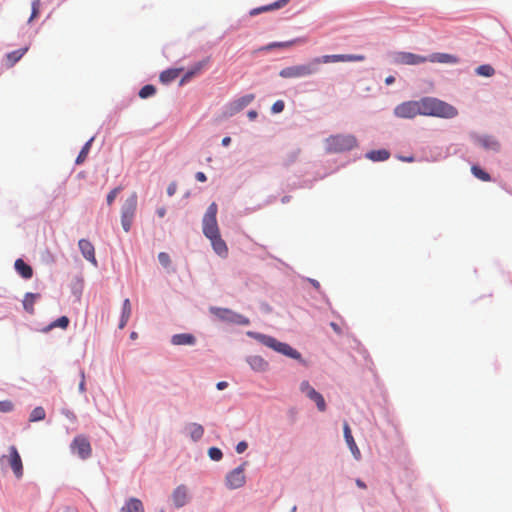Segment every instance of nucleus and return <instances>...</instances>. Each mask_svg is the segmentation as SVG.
I'll return each mask as SVG.
<instances>
[{
	"mask_svg": "<svg viewBox=\"0 0 512 512\" xmlns=\"http://www.w3.org/2000/svg\"><path fill=\"white\" fill-rule=\"evenodd\" d=\"M418 101L420 115L447 119L454 118L458 115V110L454 106L437 98L425 97Z\"/></svg>",
	"mask_w": 512,
	"mask_h": 512,
	"instance_id": "nucleus-1",
	"label": "nucleus"
},
{
	"mask_svg": "<svg viewBox=\"0 0 512 512\" xmlns=\"http://www.w3.org/2000/svg\"><path fill=\"white\" fill-rule=\"evenodd\" d=\"M358 141L352 134H336L325 139L327 153H342L357 147Z\"/></svg>",
	"mask_w": 512,
	"mask_h": 512,
	"instance_id": "nucleus-2",
	"label": "nucleus"
},
{
	"mask_svg": "<svg viewBox=\"0 0 512 512\" xmlns=\"http://www.w3.org/2000/svg\"><path fill=\"white\" fill-rule=\"evenodd\" d=\"M320 58H314L309 63L283 68L279 75L282 78H300L310 76L317 72Z\"/></svg>",
	"mask_w": 512,
	"mask_h": 512,
	"instance_id": "nucleus-3",
	"label": "nucleus"
},
{
	"mask_svg": "<svg viewBox=\"0 0 512 512\" xmlns=\"http://www.w3.org/2000/svg\"><path fill=\"white\" fill-rule=\"evenodd\" d=\"M137 209V194L133 192L124 202L121 209V224L125 232H129Z\"/></svg>",
	"mask_w": 512,
	"mask_h": 512,
	"instance_id": "nucleus-4",
	"label": "nucleus"
},
{
	"mask_svg": "<svg viewBox=\"0 0 512 512\" xmlns=\"http://www.w3.org/2000/svg\"><path fill=\"white\" fill-rule=\"evenodd\" d=\"M8 452V455H2L0 457V463H6L11 468L14 476L20 479L23 477L24 473L21 456L14 445L8 448Z\"/></svg>",
	"mask_w": 512,
	"mask_h": 512,
	"instance_id": "nucleus-5",
	"label": "nucleus"
},
{
	"mask_svg": "<svg viewBox=\"0 0 512 512\" xmlns=\"http://www.w3.org/2000/svg\"><path fill=\"white\" fill-rule=\"evenodd\" d=\"M217 211V204L213 202L209 205L203 217V233L207 238L215 237L220 233L216 219Z\"/></svg>",
	"mask_w": 512,
	"mask_h": 512,
	"instance_id": "nucleus-6",
	"label": "nucleus"
},
{
	"mask_svg": "<svg viewBox=\"0 0 512 512\" xmlns=\"http://www.w3.org/2000/svg\"><path fill=\"white\" fill-rule=\"evenodd\" d=\"M210 312L215 315L218 319L239 324V325H248L250 323L249 319L241 314L235 313L227 308H219V307H211Z\"/></svg>",
	"mask_w": 512,
	"mask_h": 512,
	"instance_id": "nucleus-7",
	"label": "nucleus"
},
{
	"mask_svg": "<svg viewBox=\"0 0 512 512\" xmlns=\"http://www.w3.org/2000/svg\"><path fill=\"white\" fill-rule=\"evenodd\" d=\"M245 466L246 462H244L242 465L238 466L237 468L230 471L225 478L226 486L231 489H238L242 487L246 482V476H245Z\"/></svg>",
	"mask_w": 512,
	"mask_h": 512,
	"instance_id": "nucleus-8",
	"label": "nucleus"
},
{
	"mask_svg": "<svg viewBox=\"0 0 512 512\" xmlns=\"http://www.w3.org/2000/svg\"><path fill=\"white\" fill-rule=\"evenodd\" d=\"M71 450L81 459H87L92 454V448L87 437L83 435L76 436L71 443Z\"/></svg>",
	"mask_w": 512,
	"mask_h": 512,
	"instance_id": "nucleus-9",
	"label": "nucleus"
},
{
	"mask_svg": "<svg viewBox=\"0 0 512 512\" xmlns=\"http://www.w3.org/2000/svg\"><path fill=\"white\" fill-rule=\"evenodd\" d=\"M394 113L400 118H414L420 115L419 101H407L399 104L394 109Z\"/></svg>",
	"mask_w": 512,
	"mask_h": 512,
	"instance_id": "nucleus-10",
	"label": "nucleus"
},
{
	"mask_svg": "<svg viewBox=\"0 0 512 512\" xmlns=\"http://www.w3.org/2000/svg\"><path fill=\"white\" fill-rule=\"evenodd\" d=\"M396 60L400 64L418 65L427 62L428 58L410 52H400L398 53Z\"/></svg>",
	"mask_w": 512,
	"mask_h": 512,
	"instance_id": "nucleus-11",
	"label": "nucleus"
},
{
	"mask_svg": "<svg viewBox=\"0 0 512 512\" xmlns=\"http://www.w3.org/2000/svg\"><path fill=\"white\" fill-rule=\"evenodd\" d=\"M172 500L174 506L177 508H181L186 505L189 501V491L185 485H179L175 488L172 493Z\"/></svg>",
	"mask_w": 512,
	"mask_h": 512,
	"instance_id": "nucleus-12",
	"label": "nucleus"
},
{
	"mask_svg": "<svg viewBox=\"0 0 512 512\" xmlns=\"http://www.w3.org/2000/svg\"><path fill=\"white\" fill-rule=\"evenodd\" d=\"M79 249L83 257L94 265H97L95 257V248L93 244L87 239H80L78 242Z\"/></svg>",
	"mask_w": 512,
	"mask_h": 512,
	"instance_id": "nucleus-13",
	"label": "nucleus"
},
{
	"mask_svg": "<svg viewBox=\"0 0 512 512\" xmlns=\"http://www.w3.org/2000/svg\"><path fill=\"white\" fill-rule=\"evenodd\" d=\"M343 430H344V438H345V441L352 453V455L354 456V458L356 460H360L361 459V452L352 436V433H351V429L348 425L347 422L344 423V427H343Z\"/></svg>",
	"mask_w": 512,
	"mask_h": 512,
	"instance_id": "nucleus-14",
	"label": "nucleus"
},
{
	"mask_svg": "<svg viewBox=\"0 0 512 512\" xmlns=\"http://www.w3.org/2000/svg\"><path fill=\"white\" fill-rule=\"evenodd\" d=\"M428 58L429 62L432 63H441V64H457L459 63V58L455 55L448 53H433Z\"/></svg>",
	"mask_w": 512,
	"mask_h": 512,
	"instance_id": "nucleus-15",
	"label": "nucleus"
},
{
	"mask_svg": "<svg viewBox=\"0 0 512 512\" xmlns=\"http://www.w3.org/2000/svg\"><path fill=\"white\" fill-rule=\"evenodd\" d=\"M476 142L486 150H491V151L497 152L500 149L499 142L493 136H489V135L479 136V137H477Z\"/></svg>",
	"mask_w": 512,
	"mask_h": 512,
	"instance_id": "nucleus-16",
	"label": "nucleus"
},
{
	"mask_svg": "<svg viewBox=\"0 0 512 512\" xmlns=\"http://www.w3.org/2000/svg\"><path fill=\"white\" fill-rule=\"evenodd\" d=\"M211 241L214 251L221 257H226L228 254V248L225 241L221 238L220 233L215 237H208Z\"/></svg>",
	"mask_w": 512,
	"mask_h": 512,
	"instance_id": "nucleus-17",
	"label": "nucleus"
},
{
	"mask_svg": "<svg viewBox=\"0 0 512 512\" xmlns=\"http://www.w3.org/2000/svg\"><path fill=\"white\" fill-rule=\"evenodd\" d=\"M290 0H278V1H275L269 5H265V6H261V7H258V8H254L250 11V15L251 16H255V15H258L260 13H263V12H268V11H272V10H277V9H280L282 7H284L286 4L289 3Z\"/></svg>",
	"mask_w": 512,
	"mask_h": 512,
	"instance_id": "nucleus-18",
	"label": "nucleus"
},
{
	"mask_svg": "<svg viewBox=\"0 0 512 512\" xmlns=\"http://www.w3.org/2000/svg\"><path fill=\"white\" fill-rule=\"evenodd\" d=\"M250 367L256 372H264L268 369V362L261 356L254 355L247 358Z\"/></svg>",
	"mask_w": 512,
	"mask_h": 512,
	"instance_id": "nucleus-19",
	"label": "nucleus"
},
{
	"mask_svg": "<svg viewBox=\"0 0 512 512\" xmlns=\"http://www.w3.org/2000/svg\"><path fill=\"white\" fill-rule=\"evenodd\" d=\"M208 62H209V60L205 59V60H202V61H199L198 63H196L189 71H187L185 73V75L180 80L179 84L183 85L184 83L189 81L192 77H194L195 75L200 73L207 66Z\"/></svg>",
	"mask_w": 512,
	"mask_h": 512,
	"instance_id": "nucleus-20",
	"label": "nucleus"
},
{
	"mask_svg": "<svg viewBox=\"0 0 512 512\" xmlns=\"http://www.w3.org/2000/svg\"><path fill=\"white\" fill-rule=\"evenodd\" d=\"M195 342H196L195 337L189 333L175 334L171 338V343L176 346L194 345Z\"/></svg>",
	"mask_w": 512,
	"mask_h": 512,
	"instance_id": "nucleus-21",
	"label": "nucleus"
},
{
	"mask_svg": "<svg viewBox=\"0 0 512 512\" xmlns=\"http://www.w3.org/2000/svg\"><path fill=\"white\" fill-rule=\"evenodd\" d=\"M248 335L254 337L256 340L261 342L263 345L273 349L274 351L277 349V345L280 341H278L276 338L260 333H252L249 332Z\"/></svg>",
	"mask_w": 512,
	"mask_h": 512,
	"instance_id": "nucleus-22",
	"label": "nucleus"
},
{
	"mask_svg": "<svg viewBox=\"0 0 512 512\" xmlns=\"http://www.w3.org/2000/svg\"><path fill=\"white\" fill-rule=\"evenodd\" d=\"M14 267L17 273L24 279H30L33 276L32 267L20 258L15 261Z\"/></svg>",
	"mask_w": 512,
	"mask_h": 512,
	"instance_id": "nucleus-23",
	"label": "nucleus"
},
{
	"mask_svg": "<svg viewBox=\"0 0 512 512\" xmlns=\"http://www.w3.org/2000/svg\"><path fill=\"white\" fill-rule=\"evenodd\" d=\"M275 351L292 359H301V354L287 343L279 342Z\"/></svg>",
	"mask_w": 512,
	"mask_h": 512,
	"instance_id": "nucleus-24",
	"label": "nucleus"
},
{
	"mask_svg": "<svg viewBox=\"0 0 512 512\" xmlns=\"http://www.w3.org/2000/svg\"><path fill=\"white\" fill-rule=\"evenodd\" d=\"M389 157L390 152L386 149L372 150L366 154V158L374 162L385 161L388 160Z\"/></svg>",
	"mask_w": 512,
	"mask_h": 512,
	"instance_id": "nucleus-25",
	"label": "nucleus"
},
{
	"mask_svg": "<svg viewBox=\"0 0 512 512\" xmlns=\"http://www.w3.org/2000/svg\"><path fill=\"white\" fill-rule=\"evenodd\" d=\"M131 313H132V308H131V303H130V300L129 299H125L123 301V306H122V315H121V319H120V322H119V328L120 329H123L130 316H131Z\"/></svg>",
	"mask_w": 512,
	"mask_h": 512,
	"instance_id": "nucleus-26",
	"label": "nucleus"
},
{
	"mask_svg": "<svg viewBox=\"0 0 512 512\" xmlns=\"http://www.w3.org/2000/svg\"><path fill=\"white\" fill-rule=\"evenodd\" d=\"M123 512H144L142 502L137 498H130L122 508Z\"/></svg>",
	"mask_w": 512,
	"mask_h": 512,
	"instance_id": "nucleus-27",
	"label": "nucleus"
},
{
	"mask_svg": "<svg viewBox=\"0 0 512 512\" xmlns=\"http://www.w3.org/2000/svg\"><path fill=\"white\" fill-rule=\"evenodd\" d=\"M187 429H188L189 435L193 441L200 440L204 434L203 426L198 423H190L187 426Z\"/></svg>",
	"mask_w": 512,
	"mask_h": 512,
	"instance_id": "nucleus-28",
	"label": "nucleus"
},
{
	"mask_svg": "<svg viewBox=\"0 0 512 512\" xmlns=\"http://www.w3.org/2000/svg\"><path fill=\"white\" fill-rule=\"evenodd\" d=\"M181 71L182 69H167L160 74L159 79L163 84H168L175 80Z\"/></svg>",
	"mask_w": 512,
	"mask_h": 512,
	"instance_id": "nucleus-29",
	"label": "nucleus"
},
{
	"mask_svg": "<svg viewBox=\"0 0 512 512\" xmlns=\"http://www.w3.org/2000/svg\"><path fill=\"white\" fill-rule=\"evenodd\" d=\"M307 397L315 402L319 411L324 412L326 410V403L323 396L315 389L310 391V394Z\"/></svg>",
	"mask_w": 512,
	"mask_h": 512,
	"instance_id": "nucleus-30",
	"label": "nucleus"
},
{
	"mask_svg": "<svg viewBox=\"0 0 512 512\" xmlns=\"http://www.w3.org/2000/svg\"><path fill=\"white\" fill-rule=\"evenodd\" d=\"M39 294L27 293L23 300V307L28 313L34 312V304Z\"/></svg>",
	"mask_w": 512,
	"mask_h": 512,
	"instance_id": "nucleus-31",
	"label": "nucleus"
},
{
	"mask_svg": "<svg viewBox=\"0 0 512 512\" xmlns=\"http://www.w3.org/2000/svg\"><path fill=\"white\" fill-rule=\"evenodd\" d=\"M26 52L27 48H22L7 54V61L9 63V66H13L16 62H18Z\"/></svg>",
	"mask_w": 512,
	"mask_h": 512,
	"instance_id": "nucleus-32",
	"label": "nucleus"
},
{
	"mask_svg": "<svg viewBox=\"0 0 512 512\" xmlns=\"http://www.w3.org/2000/svg\"><path fill=\"white\" fill-rule=\"evenodd\" d=\"M93 140H94V137L90 138L85 143V145L82 147L78 157L76 158V164L80 165V164H82L86 160V158L88 156V153L90 151V148H91Z\"/></svg>",
	"mask_w": 512,
	"mask_h": 512,
	"instance_id": "nucleus-33",
	"label": "nucleus"
},
{
	"mask_svg": "<svg viewBox=\"0 0 512 512\" xmlns=\"http://www.w3.org/2000/svg\"><path fill=\"white\" fill-rule=\"evenodd\" d=\"M471 172L476 178L480 179L481 181L488 182L491 180L490 175L477 165H473L471 167Z\"/></svg>",
	"mask_w": 512,
	"mask_h": 512,
	"instance_id": "nucleus-34",
	"label": "nucleus"
},
{
	"mask_svg": "<svg viewBox=\"0 0 512 512\" xmlns=\"http://www.w3.org/2000/svg\"><path fill=\"white\" fill-rule=\"evenodd\" d=\"M476 74L483 77H491L495 74L494 68L489 64L480 65L475 70Z\"/></svg>",
	"mask_w": 512,
	"mask_h": 512,
	"instance_id": "nucleus-35",
	"label": "nucleus"
},
{
	"mask_svg": "<svg viewBox=\"0 0 512 512\" xmlns=\"http://www.w3.org/2000/svg\"><path fill=\"white\" fill-rule=\"evenodd\" d=\"M46 416L45 410L43 407L38 406L35 407L32 412L30 413L29 420L31 422L41 421L44 420Z\"/></svg>",
	"mask_w": 512,
	"mask_h": 512,
	"instance_id": "nucleus-36",
	"label": "nucleus"
},
{
	"mask_svg": "<svg viewBox=\"0 0 512 512\" xmlns=\"http://www.w3.org/2000/svg\"><path fill=\"white\" fill-rule=\"evenodd\" d=\"M156 93V88L153 85H145L139 91L140 98H148Z\"/></svg>",
	"mask_w": 512,
	"mask_h": 512,
	"instance_id": "nucleus-37",
	"label": "nucleus"
},
{
	"mask_svg": "<svg viewBox=\"0 0 512 512\" xmlns=\"http://www.w3.org/2000/svg\"><path fill=\"white\" fill-rule=\"evenodd\" d=\"M321 59V63H329V62H345L344 54L339 55H325L319 57Z\"/></svg>",
	"mask_w": 512,
	"mask_h": 512,
	"instance_id": "nucleus-38",
	"label": "nucleus"
},
{
	"mask_svg": "<svg viewBox=\"0 0 512 512\" xmlns=\"http://www.w3.org/2000/svg\"><path fill=\"white\" fill-rule=\"evenodd\" d=\"M209 457L214 461H219L222 459V451L217 447H211L208 450Z\"/></svg>",
	"mask_w": 512,
	"mask_h": 512,
	"instance_id": "nucleus-39",
	"label": "nucleus"
},
{
	"mask_svg": "<svg viewBox=\"0 0 512 512\" xmlns=\"http://www.w3.org/2000/svg\"><path fill=\"white\" fill-rule=\"evenodd\" d=\"M69 324V319L66 317V316H62L60 318H58L56 321H54L50 327L53 328V327H61L63 329L67 328Z\"/></svg>",
	"mask_w": 512,
	"mask_h": 512,
	"instance_id": "nucleus-40",
	"label": "nucleus"
},
{
	"mask_svg": "<svg viewBox=\"0 0 512 512\" xmlns=\"http://www.w3.org/2000/svg\"><path fill=\"white\" fill-rule=\"evenodd\" d=\"M14 409V405L10 400L0 401V412L8 413Z\"/></svg>",
	"mask_w": 512,
	"mask_h": 512,
	"instance_id": "nucleus-41",
	"label": "nucleus"
},
{
	"mask_svg": "<svg viewBox=\"0 0 512 512\" xmlns=\"http://www.w3.org/2000/svg\"><path fill=\"white\" fill-rule=\"evenodd\" d=\"M40 6H41L40 0H34L32 2V13H31L29 22H31L34 18H36L39 15Z\"/></svg>",
	"mask_w": 512,
	"mask_h": 512,
	"instance_id": "nucleus-42",
	"label": "nucleus"
},
{
	"mask_svg": "<svg viewBox=\"0 0 512 512\" xmlns=\"http://www.w3.org/2000/svg\"><path fill=\"white\" fill-rule=\"evenodd\" d=\"M121 190H122V187H116L108 193L107 204L109 206L112 205V203L114 202V200L116 199L117 195L120 193Z\"/></svg>",
	"mask_w": 512,
	"mask_h": 512,
	"instance_id": "nucleus-43",
	"label": "nucleus"
},
{
	"mask_svg": "<svg viewBox=\"0 0 512 512\" xmlns=\"http://www.w3.org/2000/svg\"><path fill=\"white\" fill-rule=\"evenodd\" d=\"M254 99V95L253 94H248V95H245L243 97H241L239 100H238V106L239 108H243L245 106H247L249 103H251Z\"/></svg>",
	"mask_w": 512,
	"mask_h": 512,
	"instance_id": "nucleus-44",
	"label": "nucleus"
},
{
	"mask_svg": "<svg viewBox=\"0 0 512 512\" xmlns=\"http://www.w3.org/2000/svg\"><path fill=\"white\" fill-rule=\"evenodd\" d=\"M160 264L164 267H168L171 263L170 256L165 252H160L158 255Z\"/></svg>",
	"mask_w": 512,
	"mask_h": 512,
	"instance_id": "nucleus-45",
	"label": "nucleus"
},
{
	"mask_svg": "<svg viewBox=\"0 0 512 512\" xmlns=\"http://www.w3.org/2000/svg\"><path fill=\"white\" fill-rule=\"evenodd\" d=\"M293 44V42H274V43H271L269 45H267L264 49L265 50H270L272 48H276V47H289Z\"/></svg>",
	"mask_w": 512,
	"mask_h": 512,
	"instance_id": "nucleus-46",
	"label": "nucleus"
},
{
	"mask_svg": "<svg viewBox=\"0 0 512 512\" xmlns=\"http://www.w3.org/2000/svg\"><path fill=\"white\" fill-rule=\"evenodd\" d=\"M300 390L308 396L310 394V391L314 390V388L309 384L308 381H303L300 384Z\"/></svg>",
	"mask_w": 512,
	"mask_h": 512,
	"instance_id": "nucleus-47",
	"label": "nucleus"
},
{
	"mask_svg": "<svg viewBox=\"0 0 512 512\" xmlns=\"http://www.w3.org/2000/svg\"><path fill=\"white\" fill-rule=\"evenodd\" d=\"M284 106H285L284 102H283L282 100H278V101H276V102L273 104V106H272V112H273V113H280V112H282V111H283Z\"/></svg>",
	"mask_w": 512,
	"mask_h": 512,
	"instance_id": "nucleus-48",
	"label": "nucleus"
},
{
	"mask_svg": "<svg viewBox=\"0 0 512 512\" xmlns=\"http://www.w3.org/2000/svg\"><path fill=\"white\" fill-rule=\"evenodd\" d=\"M345 62L349 61H363L365 57L363 55H344Z\"/></svg>",
	"mask_w": 512,
	"mask_h": 512,
	"instance_id": "nucleus-49",
	"label": "nucleus"
},
{
	"mask_svg": "<svg viewBox=\"0 0 512 512\" xmlns=\"http://www.w3.org/2000/svg\"><path fill=\"white\" fill-rule=\"evenodd\" d=\"M248 447V444L245 441H241L236 445V452L238 454L243 453Z\"/></svg>",
	"mask_w": 512,
	"mask_h": 512,
	"instance_id": "nucleus-50",
	"label": "nucleus"
},
{
	"mask_svg": "<svg viewBox=\"0 0 512 512\" xmlns=\"http://www.w3.org/2000/svg\"><path fill=\"white\" fill-rule=\"evenodd\" d=\"M79 390L81 392L85 391V374H84V371H81V381L79 383Z\"/></svg>",
	"mask_w": 512,
	"mask_h": 512,
	"instance_id": "nucleus-51",
	"label": "nucleus"
},
{
	"mask_svg": "<svg viewBox=\"0 0 512 512\" xmlns=\"http://www.w3.org/2000/svg\"><path fill=\"white\" fill-rule=\"evenodd\" d=\"M195 178L199 182H205L207 180V177L203 172H197L195 174Z\"/></svg>",
	"mask_w": 512,
	"mask_h": 512,
	"instance_id": "nucleus-52",
	"label": "nucleus"
},
{
	"mask_svg": "<svg viewBox=\"0 0 512 512\" xmlns=\"http://www.w3.org/2000/svg\"><path fill=\"white\" fill-rule=\"evenodd\" d=\"M330 326L331 328L337 333V334H341L342 331H341V328L339 327V325L335 322H331L330 323Z\"/></svg>",
	"mask_w": 512,
	"mask_h": 512,
	"instance_id": "nucleus-53",
	"label": "nucleus"
},
{
	"mask_svg": "<svg viewBox=\"0 0 512 512\" xmlns=\"http://www.w3.org/2000/svg\"><path fill=\"white\" fill-rule=\"evenodd\" d=\"M228 386V383L225 381H220L217 383L216 387L218 390H223Z\"/></svg>",
	"mask_w": 512,
	"mask_h": 512,
	"instance_id": "nucleus-54",
	"label": "nucleus"
},
{
	"mask_svg": "<svg viewBox=\"0 0 512 512\" xmlns=\"http://www.w3.org/2000/svg\"><path fill=\"white\" fill-rule=\"evenodd\" d=\"M355 483L360 489L367 488L366 484L361 479H356Z\"/></svg>",
	"mask_w": 512,
	"mask_h": 512,
	"instance_id": "nucleus-55",
	"label": "nucleus"
},
{
	"mask_svg": "<svg viewBox=\"0 0 512 512\" xmlns=\"http://www.w3.org/2000/svg\"><path fill=\"white\" fill-rule=\"evenodd\" d=\"M156 212H157V215L162 218L166 214V209L164 207H160L157 209Z\"/></svg>",
	"mask_w": 512,
	"mask_h": 512,
	"instance_id": "nucleus-56",
	"label": "nucleus"
},
{
	"mask_svg": "<svg viewBox=\"0 0 512 512\" xmlns=\"http://www.w3.org/2000/svg\"><path fill=\"white\" fill-rule=\"evenodd\" d=\"M248 117L250 120H254L257 117V112L255 110H251L248 112Z\"/></svg>",
	"mask_w": 512,
	"mask_h": 512,
	"instance_id": "nucleus-57",
	"label": "nucleus"
},
{
	"mask_svg": "<svg viewBox=\"0 0 512 512\" xmlns=\"http://www.w3.org/2000/svg\"><path fill=\"white\" fill-rule=\"evenodd\" d=\"M230 143H231V138L230 137L227 136V137H224L222 139V145L223 146H228Z\"/></svg>",
	"mask_w": 512,
	"mask_h": 512,
	"instance_id": "nucleus-58",
	"label": "nucleus"
},
{
	"mask_svg": "<svg viewBox=\"0 0 512 512\" xmlns=\"http://www.w3.org/2000/svg\"><path fill=\"white\" fill-rule=\"evenodd\" d=\"M309 281L313 285L314 288H316V289L320 288V283L317 280L310 279Z\"/></svg>",
	"mask_w": 512,
	"mask_h": 512,
	"instance_id": "nucleus-59",
	"label": "nucleus"
},
{
	"mask_svg": "<svg viewBox=\"0 0 512 512\" xmlns=\"http://www.w3.org/2000/svg\"><path fill=\"white\" fill-rule=\"evenodd\" d=\"M394 81H395V78H394L393 76H388V77L385 79V83H386L387 85H390V84L394 83Z\"/></svg>",
	"mask_w": 512,
	"mask_h": 512,
	"instance_id": "nucleus-60",
	"label": "nucleus"
},
{
	"mask_svg": "<svg viewBox=\"0 0 512 512\" xmlns=\"http://www.w3.org/2000/svg\"><path fill=\"white\" fill-rule=\"evenodd\" d=\"M400 160L402 161H405V162H413L414 161V157L413 156H410V157H399Z\"/></svg>",
	"mask_w": 512,
	"mask_h": 512,
	"instance_id": "nucleus-61",
	"label": "nucleus"
},
{
	"mask_svg": "<svg viewBox=\"0 0 512 512\" xmlns=\"http://www.w3.org/2000/svg\"><path fill=\"white\" fill-rule=\"evenodd\" d=\"M167 192H168V194H169L170 196H171V195H173V194H174V192H175V187H172V186L168 187Z\"/></svg>",
	"mask_w": 512,
	"mask_h": 512,
	"instance_id": "nucleus-62",
	"label": "nucleus"
},
{
	"mask_svg": "<svg viewBox=\"0 0 512 512\" xmlns=\"http://www.w3.org/2000/svg\"><path fill=\"white\" fill-rule=\"evenodd\" d=\"M136 337H137V334H136L135 332H132V333H131V338H132V339H134V338H136Z\"/></svg>",
	"mask_w": 512,
	"mask_h": 512,
	"instance_id": "nucleus-63",
	"label": "nucleus"
}]
</instances>
